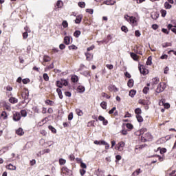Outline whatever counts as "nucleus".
Returning a JSON list of instances; mask_svg holds the SVG:
<instances>
[{
  "label": "nucleus",
  "instance_id": "nucleus-36",
  "mask_svg": "<svg viewBox=\"0 0 176 176\" xmlns=\"http://www.w3.org/2000/svg\"><path fill=\"white\" fill-rule=\"evenodd\" d=\"M164 8H165V9H171L172 6H171V4L168 3V2L166 1L164 3Z\"/></svg>",
  "mask_w": 176,
  "mask_h": 176
},
{
  "label": "nucleus",
  "instance_id": "nucleus-63",
  "mask_svg": "<svg viewBox=\"0 0 176 176\" xmlns=\"http://www.w3.org/2000/svg\"><path fill=\"white\" fill-rule=\"evenodd\" d=\"M62 171H65L66 173H69V171H71V170H69L67 167L64 166L62 168Z\"/></svg>",
  "mask_w": 176,
  "mask_h": 176
},
{
  "label": "nucleus",
  "instance_id": "nucleus-13",
  "mask_svg": "<svg viewBox=\"0 0 176 176\" xmlns=\"http://www.w3.org/2000/svg\"><path fill=\"white\" fill-rule=\"evenodd\" d=\"M64 43L65 45H69V43H71V38H69L68 36H65Z\"/></svg>",
  "mask_w": 176,
  "mask_h": 176
},
{
  "label": "nucleus",
  "instance_id": "nucleus-22",
  "mask_svg": "<svg viewBox=\"0 0 176 176\" xmlns=\"http://www.w3.org/2000/svg\"><path fill=\"white\" fill-rule=\"evenodd\" d=\"M85 56H86L87 61H90V60H91V58H93V54H91L89 52L85 53Z\"/></svg>",
  "mask_w": 176,
  "mask_h": 176
},
{
  "label": "nucleus",
  "instance_id": "nucleus-52",
  "mask_svg": "<svg viewBox=\"0 0 176 176\" xmlns=\"http://www.w3.org/2000/svg\"><path fill=\"white\" fill-rule=\"evenodd\" d=\"M30 78H25L22 80L23 85H27V83H30Z\"/></svg>",
  "mask_w": 176,
  "mask_h": 176
},
{
  "label": "nucleus",
  "instance_id": "nucleus-62",
  "mask_svg": "<svg viewBox=\"0 0 176 176\" xmlns=\"http://www.w3.org/2000/svg\"><path fill=\"white\" fill-rule=\"evenodd\" d=\"M135 36H137L138 38V37L141 36V32H140L139 30H135Z\"/></svg>",
  "mask_w": 176,
  "mask_h": 176
},
{
  "label": "nucleus",
  "instance_id": "nucleus-25",
  "mask_svg": "<svg viewBox=\"0 0 176 176\" xmlns=\"http://www.w3.org/2000/svg\"><path fill=\"white\" fill-rule=\"evenodd\" d=\"M48 129L52 131V133H53V134H56V133H57V130L52 125L48 126Z\"/></svg>",
  "mask_w": 176,
  "mask_h": 176
},
{
  "label": "nucleus",
  "instance_id": "nucleus-4",
  "mask_svg": "<svg viewBox=\"0 0 176 176\" xmlns=\"http://www.w3.org/2000/svg\"><path fill=\"white\" fill-rule=\"evenodd\" d=\"M14 122H19L20 119H21V114L19 112H15L13 114V118H12Z\"/></svg>",
  "mask_w": 176,
  "mask_h": 176
},
{
  "label": "nucleus",
  "instance_id": "nucleus-15",
  "mask_svg": "<svg viewBox=\"0 0 176 176\" xmlns=\"http://www.w3.org/2000/svg\"><path fill=\"white\" fill-rule=\"evenodd\" d=\"M16 134H17V135H24V131H23V128H19L16 131Z\"/></svg>",
  "mask_w": 176,
  "mask_h": 176
},
{
  "label": "nucleus",
  "instance_id": "nucleus-47",
  "mask_svg": "<svg viewBox=\"0 0 176 176\" xmlns=\"http://www.w3.org/2000/svg\"><path fill=\"white\" fill-rule=\"evenodd\" d=\"M56 6L57 8H63V2L60 0H58L56 2Z\"/></svg>",
  "mask_w": 176,
  "mask_h": 176
},
{
  "label": "nucleus",
  "instance_id": "nucleus-50",
  "mask_svg": "<svg viewBox=\"0 0 176 176\" xmlns=\"http://www.w3.org/2000/svg\"><path fill=\"white\" fill-rule=\"evenodd\" d=\"M21 116H23V118H25V116H27V111H25V110H21Z\"/></svg>",
  "mask_w": 176,
  "mask_h": 176
},
{
  "label": "nucleus",
  "instance_id": "nucleus-14",
  "mask_svg": "<svg viewBox=\"0 0 176 176\" xmlns=\"http://www.w3.org/2000/svg\"><path fill=\"white\" fill-rule=\"evenodd\" d=\"M9 102L11 104H17V102H19V100L14 97H12V98H10Z\"/></svg>",
  "mask_w": 176,
  "mask_h": 176
},
{
  "label": "nucleus",
  "instance_id": "nucleus-38",
  "mask_svg": "<svg viewBox=\"0 0 176 176\" xmlns=\"http://www.w3.org/2000/svg\"><path fill=\"white\" fill-rule=\"evenodd\" d=\"M148 145L146 144L138 145L135 146V149H142L143 148H145V146H147Z\"/></svg>",
  "mask_w": 176,
  "mask_h": 176
},
{
  "label": "nucleus",
  "instance_id": "nucleus-3",
  "mask_svg": "<svg viewBox=\"0 0 176 176\" xmlns=\"http://www.w3.org/2000/svg\"><path fill=\"white\" fill-rule=\"evenodd\" d=\"M139 71L140 74H142L144 76L148 75V74L149 73V71L146 69L145 67H144V66H142V65L139 66Z\"/></svg>",
  "mask_w": 176,
  "mask_h": 176
},
{
  "label": "nucleus",
  "instance_id": "nucleus-41",
  "mask_svg": "<svg viewBox=\"0 0 176 176\" xmlns=\"http://www.w3.org/2000/svg\"><path fill=\"white\" fill-rule=\"evenodd\" d=\"M100 107L102 108V109H107V102H102L100 103Z\"/></svg>",
  "mask_w": 176,
  "mask_h": 176
},
{
  "label": "nucleus",
  "instance_id": "nucleus-46",
  "mask_svg": "<svg viewBox=\"0 0 176 176\" xmlns=\"http://www.w3.org/2000/svg\"><path fill=\"white\" fill-rule=\"evenodd\" d=\"M76 49H78V47L76 46L75 45H72L69 46V50H76Z\"/></svg>",
  "mask_w": 176,
  "mask_h": 176
},
{
  "label": "nucleus",
  "instance_id": "nucleus-48",
  "mask_svg": "<svg viewBox=\"0 0 176 176\" xmlns=\"http://www.w3.org/2000/svg\"><path fill=\"white\" fill-rule=\"evenodd\" d=\"M62 25H63V28H67L68 22L67 21H63L62 23Z\"/></svg>",
  "mask_w": 176,
  "mask_h": 176
},
{
  "label": "nucleus",
  "instance_id": "nucleus-55",
  "mask_svg": "<svg viewBox=\"0 0 176 176\" xmlns=\"http://www.w3.org/2000/svg\"><path fill=\"white\" fill-rule=\"evenodd\" d=\"M168 46H171V43H164L162 44V47H168Z\"/></svg>",
  "mask_w": 176,
  "mask_h": 176
},
{
  "label": "nucleus",
  "instance_id": "nucleus-12",
  "mask_svg": "<svg viewBox=\"0 0 176 176\" xmlns=\"http://www.w3.org/2000/svg\"><path fill=\"white\" fill-rule=\"evenodd\" d=\"M71 80L73 83H76L79 80V77L76 75H73L71 78Z\"/></svg>",
  "mask_w": 176,
  "mask_h": 176
},
{
  "label": "nucleus",
  "instance_id": "nucleus-24",
  "mask_svg": "<svg viewBox=\"0 0 176 176\" xmlns=\"http://www.w3.org/2000/svg\"><path fill=\"white\" fill-rule=\"evenodd\" d=\"M80 34H82L80 30H76L74 33V36H75V38H79V36H80Z\"/></svg>",
  "mask_w": 176,
  "mask_h": 176
},
{
  "label": "nucleus",
  "instance_id": "nucleus-58",
  "mask_svg": "<svg viewBox=\"0 0 176 176\" xmlns=\"http://www.w3.org/2000/svg\"><path fill=\"white\" fill-rule=\"evenodd\" d=\"M23 39H27V38H28V32H25L23 33Z\"/></svg>",
  "mask_w": 176,
  "mask_h": 176
},
{
  "label": "nucleus",
  "instance_id": "nucleus-17",
  "mask_svg": "<svg viewBox=\"0 0 176 176\" xmlns=\"http://www.w3.org/2000/svg\"><path fill=\"white\" fill-rule=\"evenodd\" d=\"M9 151V146H4L2 148V149L0 150V155H3L6 152H8Z\"/></svg>",
  "mask_w": 176,
  "mask_h": 176
},
{
  "label": "nucleus",
  "instance_id": "nucleus-16",
  "mask_svg": "<svg viewBox=\"0 0 176 176\" xmlns=\"http://www.w3.org/2000/svg\"><path fill=\"white\" fill-rule=\"evenodd\" d=\"M139 104H142V105H149L151 102H149V100H140Z\"/></svg>",
  "mask_w": 176,
  "mask_h": 176
},
{
  "label": "nucleus",
  "instance_id": "nucleus-30",
  "mask_svg": "<svg viewBox=\"0 0 176 176\" xmlns=\"http://www.w3.org/2000/svg\"><path fill=\"white\" fill-rule=\"evenodd\" d=\"M43 60H44V61H45V63H49V61H50V60H52V58L49 56L45 55L43 56Z\"/></svg>",
  "mask_w": 176,
  "mask_h": 176
},
{
  "label": "nucleus",
  "instance_id": "nucleus-43",
  "mask_svg": "<svg viewBox=\"0 0 176 176\" xmlns=\"http://www.w3.org/2000/svg\"><path fill=\"white\" fill-rule=\"evenodd\" d=\"M8 170H16V166H13L12 164H9L8 166Z\"/></svg>",
  "mask_w": 176,
  "mask_h": 176
},
{
  "label": "nucleus",
  "instance_id": "nucleus-60",
  "mask_svg": "<svg viewBox=\"0 0 176 176\" xmlns=\"http://www.w3.org/2000/svg\"><path fill=\"white\" fill-rule=\"evenodd\" d=\"M160 152L161 155H163L164 153H166L167 152V149H166V148H162L160 149Z\"/></svg>",
  "mask_w": 176,
  "mask_h": 176
},
{
  "label": "nucleus",
  "instance_id": "nucleus-49",
  "mask_svg": "<svg viewBox=\"0 0 176 176\" xmlns=\"http://www.w3.org/2000/svg\"><path fill=\"white\" fill-rule=\"evenodd\" d=\"M62 80V85H63V86H68V80H65V79H61Z\"/></svg>",
  "mask_w": 176,
  "mask_h": 176
},
{
  "label": "nucleus",
  "instance_id": "nucleus-5",
  "mask_svg": "<svg viewBox=\"0 0 176 176\" xmlns=\"http://www.w3.org/2000/svg\"><path fill=\"white\" fill-rule=\"evenodd\" d=\"M123 148H124V142H120L115 146V149H118L120 152H122L123 151Z\"/></svg>",
  "mask_w": 176,
  "mask_h": 176
},
{
  "label": "nucleus",
  "instance_id": "nucleus-32",
  "mask_svg": "<svg viewBox=\"0 0 176 176\" xmlns=\"http://www.w3.org/2000/svg\"><path fill=\"white\" fill-rule=\"evenodd\" d=\"M65 163H67V160H65V159H63V158L59 159V164L60 166H64V164H65Z\"/></svg>",
  "mask_w": 176,
  "mask_h": 176
},
{
  "label": "nucleus",
  "instance_id": "nucleus-31",
  "mask_svg": "<svg viewBox=\"0 0 176 176\" xmlns=\"http://www.w3.org/2000/svg\"><path fill=\"white\" fill-rule=\"evenodd\" d=\"M78 6H79L80 8H81L82 9H83V8H85V6H86V3H85V2H83V1H82V2L80 1V2H78Z\"/></svg>",
  "mask_w": 176,
  "mask_h": 176
},
{
  "label": "nucleus",
  "instance_id": "nucleus-61",
  "mask_svg": "<svg viewBox=\"0 0 176 176\" xmlns=\"http://www.w3.org/2000/svg\"><path fill=\"white\" fill-rule=\"evenodd\" d=\"M126 126L127 127V129H129V130L133 129V124H131V123L126 124Z\"/></svg>",
  "mask_w": 176,
  "mask_h": 176
},
{
  "label": "nucleus",
  "instance_id": "nucleus-42",
  "mask_svg": "<svg viewBox=\"0 0 176 176\" xmlns=\"http://www.w3.org/2000/svg\"><path fill=\"white\" fill-rule=\"evenodd\" d=\"M1 116L3 118V119H8V114L6 113V111H3Z\"/></svg>",
  "mask_w": 176,
  "mask_h": 176
},
{
  "label": "nucleus",
  "instance_id": "nucleus-9",
  "mask_svg": "<svg viewBox=\"0 0 176 176\" xmlns=\"http://www.w3.org/2000/svg\"><path fill=\"white\" fill-rule=\"evenodd\" d=\"M131 58H133V60H134V61H138V56L137 55V54L133 53V52H130L129 53Z\"/></svg>",
  "mask_w": 176,
  "mask_h": 176
},
{
  "label": "nucleus",
  "instance_id": "nucleus-21",
  "mask_svg": "<svg viewBox=\"0 0 176 176\" xmlns=\"http://www.w3.org/2000/svg\"><path fill=\"white\" fill-rule=\"evenodd\" d=\"M127 85L129 87H133V86H134V80H133V78L129 79Z\"/></svg>",
  "mask_w": 176,
  "mask_h": 176
},
{
  "label": "nucleus",
  "instance_id": "nucleus-37",
  "mask_svg": "<svg viewBox=\"0 0 176 176\" xmlns=\"http://www.w3.org/2000/svg\"><path fill=\"white\" fill-rule=\"evenodd\" d=\"M152 64V56H148L146 61V65H151Z\"/></svg>",
  "mask_w": 176,
  "mask_h": 176
},
{
  "label": "nucleus",
  "instance_id": "nucleus-59",
  "mask_svg": "<svg viewBox=\"0 0 176 176\" xmlns=\"http://www.w3.org/2000/svg\"><path fill=\"white\" fill-rule=\"evenodd\" d=\"M32 109L36 113H39V109H38V107L34 106V107H33Z\"/></svg>",
  "mask_w": 176,
  "mask_h": 176
},
{
  "label": "nucleus",
  "instance_id": "nucleus-28",
  "mask_svg": "<svg viewBox=\"0 0 176 176\" xmlns=\"http://www.w3.org/2000/svg\"><path fill=\"white\" fill-rule=\"evenodd\" d=\"M76 112L78 116H83V111H82V110L80 109H76Z\"/></svg>",
  "mask_w": 176,
  "mask_h": 176
},
{
  "label": "nucleus",
  "instance_id": "nucleus-33",
  "mask_svg": "<svg viewBox=\"0 0 176 176\" xmlns=\"http://www.w3.org/2000/svg\"><path fill=\"white\" fill-rule=\"evenodd\" d=\"M121 31H122L123 32H125V34H127V32H129V29L127 28V27L122 25L121 27Z\"/></svg>",
  "mask_w": 176,
  "mask_h": 176
},
{
  "label": "nucleus",
  "instance_id": "nucleus-45",
  "mask_svg": "<svg viewBox=\"0 0 176 176\" xmlns=\"http://www.w3.org/2000/svg\"><path fill=\"white\" fill-rule=\"evenodd\" d=\"M111 89L113 91H114V93L119 91V89L116 87L115 85L111 86Z\"/></svg>",
  "mask_w": 176,
  "mask_h": 176
},
{
  "label": "nucleus",
  "instance_id": "nucleus-6",
  "mask_svg": "<svg viewBox=\"0 0 176 176\" xmlns=\"http://www.w3.org/2000/svg\"><path fill=\"white\" fill-rule=\"evenodd\" d=\"M164 85H162V83L158 84L157 87L156 89V93H162L164 91Z\"/></svg>",
  "mask_w": 176,
  "mask_h": 176
},
{
  "label": "nucleus",
  "instance_id": "nucleus-64",
  "mask_svg": "<svg viewBox=\"0 0 176 176\" xmlns=\"http://www.w3.org/2000/svg\"><path fill=\"white\" fill-rule=\"evenodd\" d=\"M65 96H66V97H71V96H72V94H71L70 91H65Z\"/></svg>",
  "mask_w": 176,
  "mask_h": 176
},
{
  "label": "nucleus",
  "instance_id": "nucleus-44",
  "mask_svg": "<svg viewBox=\"0 0 176 176\" xmlns=\"http://www.w3.org/2000/svg\"><path fill=\"white\" fill-rule=\"evenodd\" d=\"M43 77L44 80H45V82H47L49 80V75H47V74L46 73L43 74Z\"/></svg>",
  "mask_w": 176,
  "mask_h": 176
},
{
  "label": "nucleus",
  "instance_id": "nucleus-18",
  "mask_svg": "<svg viewBox=\"0 0 176 176\" xmlns=\"http://www.w3.org/2000/svg\"><path fill=\"white\" fill-rule=\"evenodd\" d=\"M141 173H142V171L141 170V168H138L137 170H135L133 173H132V176H137V175H140V174H141Z\"/></svg>",
  "mask_w": 176,
  "mask_h": 176
},
{
  "label": "nucleus",
  "instance_id": "nucleus-23",
  "mask_svg": "<svg viewBox=\"0 0 176 176\" xmlns=\"http://www.w3.org/2000/svg\"><path fill=\"white\" fill-rule=\"evenodd\" d=\"M136 119L138 122H139V123H142V122H144V118H142V116H141V114L136 115Z\"/></svg>",
  "mask_w": 176,
  "mask_h": 176
},
{
  "label": "nucleus",
  "instance_id": "nucleus-1",
  "mask_svg": "<svg viewBox=\"0 0 176 176\" xmlns=\"http://www.w3.org/2000/svg\"><path fill=\"white\" fill-rule=\"evenodd\" d=\"M124 19L125 20H126V21H128V23H130V24H131L132 27H135L136 25H138L137 18H135V16L125 15Z\"/></svg>",
  "mask_w": 176,
  "mask_h": 176
},
{
  "label": "nucleus",
  "instance_id": "nucleus-39",
  "mask_svg": "<svg viewBox=\"0 0 176 176\" xmlns=\"http://www.w3.org/2000/svg\"><path fill=\"white\" fill-rule=\"evenodd\" d=\"M151 19H153V20H157V19H159V14L155 13L154 14H151Z\"/></svg>",
  "mask_w": 176,
  "mask_h": 176
},
{
  "label": "nucleus",
  "instance_id": "nucleus-11",
  "mask_svg": "<svg viewBox=\"0 0 176 176\" xmlns=\"http://www.w3.org/2000/svg\"><path fill=\"white\" fill-rule=\"evenodd\" d=\"M21 96L23 100H28V97H30V93L28 92V90L25 91L24 94H22Z\"/></svg>",
  "mask_w": 176,
  "mask_h": 176
},
{
  "label": "nucleus",
  "instance_id": "nucleus-54",
  "mask_svg": "<svg viewBox=\"0 0 176 176\" xmlns=\"http://www.w3.org/2000/svg\"><path fill=\"white\" fill-rule=\"evenodd\" d=\"M74 119V113L71 112L68 115V120H72Z\"/></svg>",
  "mask_w": 176,
  "mask_h": 176
},
{
  "label": "nucleus",
  "instance_id": "nucleus-57",
  "mask_svg": "<svg viewBox=\"0 0 176 176\" xmlns=\"http://www.w3.org/2000/svg\"><path fill=\"white\" fill-rule=\"evenodd\" d=\"M119 160H122V156L120 155H117L116 156V162H118Z\"/></svg>",
  "mask_w": 176,
  "mask_h": 176
},
{
  "label": "nucleus",
  "instance_id": "nucleus-10",
  "mask_svg": "<svg viewBox=\"0 0 176 176\" xmlns=\"http://www.w3.org/2000/svg\"><path fill=\"white\" fill-rule=\"evenodd\" d=\"M85 90H86V88H85L84 86L79 85L77 87V91H78V93H85Z\"/></svg>",
  "mask_w": 176,
  "mask_h": 176
},
{
  "label": "nucleus",
  "instance_id": "nucleus-7",
  "mask_svg": "<svg viewBox=\"0 0 176 176\" xmlns=\"http://www.w3.org/2000/svg\"><path fill=\"white\" fill-rule=\"evenodd\" d=\"M82 19H83V15L82 14H80V15H77L76 16V19H75V23L76 24H80V23H82Z\"/></svg>",
  "mask_w": 176,
  "mask_h": 176
},
{
  "label": "nucleus",
  "instance_id": "nucleus-2",
  "mask_svg": "<svg viewBox=\"0 0 176 176\" xmlns=\"http://www.w3.org/2000/svg\"><path fill=\"white\" fill-rule=\"evenodd\" d=\"M153 139V137L151 134V133H146L143 135L140 136V141L142 142H148L151 141Z\"/></svg>",
  "mask_w": 176,
  "mask_h": 176
},
{
  "label": "nucleus",
  "instance_id": "nucleus-26",
  "mask_svg": "<svg viewBox=\"0 0 176 176\" xmlns=\"http://www.w3.org/2000/svg\"><path fill=\"white\" fill-rule=\"evenodd\" d=\"M45 104H47V105H50V107H53L54 105V102L50 100H45Z\"/></svg>",
  "mask_w": 176,
  "mask_h": 176
},
{
  "label": "nucleus",
  "instance_id": "nucleus-35",
  "mask_svg": "<svg viewBox=\"0 0 176 176\" xmlns=\"http://www.w3.org/2000/svg\"><path fill=\"white\" fill-rule=\"evenodd\" d=\"M56 86L57 87H59V89H63V81H56Z\"/></svg>",
  "mask_w": 176,
  "mask_h": 176
},
{
  "label": "nucleus",
  "instance_id": "nucleus-56",
  "mask_svg": "<svg viewBox=\"0 0 176 176\" xmlns=\"http://www.w3.org/2000/svg\"><path fill=\"white\" fill-rule=\"evenodd\" d=\"M87 13H89V14H93L94 13V10L93 9H86Z\"/></svg>",
  "mask_w": 176,
  "mask_h": 176
},
{
  "label": "nucleus",
  "instance_id": "nucleus-20",
  "mask_svg": "<svg viewBox=\"0 0 176 176\" xmlns=\"http://www.w3.org/2000/svg\"><path fill=\"white\" fill-rule=\"evenodd\" d=\"M158 83H159V78L155 77V78H153V80L151 82V85L153 86H154L155 85H157Z\"/></svg>",
  "mask_w": 176,
  "mask_h": 176
},
{
  "label": "nucleus",
  "instance_id": "nucleus-27",
  "mask_svg": "<svg viewBox=\"0 0 176 176\" xmlns=\"http://www.w3.org/2000/svg\"><path fill=\"white\" fill-rule=\"evenodd\" d=\"M135 113L136 116L137 115H141V113H142V110H141L140 108H136L135 109Z\"/></svg>",
  "mask_w": 176,
  "mask_h": 176
},
{
  "label": "nucleus",
  "instance_id": "nucleus-29",
  "mask_svg": "<svg viewBox=\"0 0 176 176\" xmlns=\"http://www.w3.org/2000/svg\"><path fill=\"white\" fill-rule=\"evenodd\" d=\"M147 129L146 128H142V129L140 130L139 133H140V135H144V134L145 133H146Z\"/></svg>",
  "mask_w": 176,
  "mask_h": 176
},
{
  "label": "nucleus",
  "instance_id": "nucleus-19",
  "mask_svg": "<svg viewBox=\"0 0 176 176\" xmlns=\"http://www.w3.org/2000/svg\"><path fill=\"white\" fill-rule=\"evenodd\" d=\"M56 92L58 93V96L60 100H63V91H61V89L60 88L56 89Z\"/></svg>",
  "mask_w": 176,
  "mask_h": 176
},
{
  "label": "nucleus",
  "instance_id": "nucleus-34",
  "mask_svg": "<svg viewBox=\"0 0 176 176\" xmlns=\"http://www.w3.org/2000/svg\"><path fill=\"white\" fill-rule=\"evenodd\" d=\"M136 93H137V91L135 90H134V89L131 90L129 91L130 97H132V98L134 97V96H135Z\"/></svg>",
  "mask_w": 176,
  "mask_h": 176
},
{
  "label": "nucleus",
  "instance_id": "nucleus-53",
  "mask_svg": "<svg viewBox=\"0 0 176 176\" xmlns=\"http://www.w3.org/2000/svg\"><path fill=\"white\" fill-rule=\"evenodd\" d=\"M162 17H166V14H167V11L166 10H161Z\"/></svg>",
  "mask_w": 176,
  "mask_h": 176
},
{
  "label": "nucleus",
  "instance_id": "nucleus-51",
  "mask_svg": "<svg viewBox=\"0 0 176 176\" xmlns=\"http://www.w3.org/2000/svg\"><path fill=\"white\" fill-rule=\"evenodd\" d=\"M148 91H149V87H144V89H143L144 94H148Z\"/></svg>",
  "mask_w": 176,
  "mask_h": 176
},
{
  "label": "nucleus",
  "instance_id": "nucleus-8",
  "mask_svg": "<svg viewBox=\"0 0 176 176\" xmlns=\"http://www.w3.org/2000/svg\"><path fill=\"white\" fill-rule=\"evenodd\" d=\"M94 142L96 145H107V142L104 140H95Z\"/></svg>",
  "mask_w": 176,
  "mask_h": 176
},
{
  "label": "nucleus",
  "instance_id": "nucleus-40",
  "mask_svg": "<svg viewBox=\"0 0 176 176\" xmlns=\"http://www.w3.org/2000/svg\"><path fill=\"white\" fill-rule=\"evenodd\" d=\"M82 74L84 75V76H91V73H90V72L89 71H85L82 72Z\"/></svg>",
  "mask_w": 176,
  "mask_h": 176
}]
</instances>
